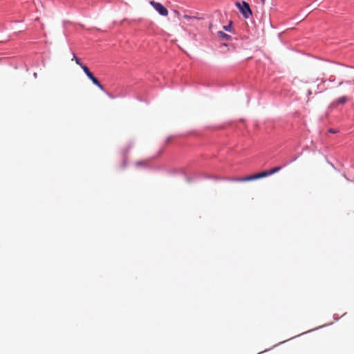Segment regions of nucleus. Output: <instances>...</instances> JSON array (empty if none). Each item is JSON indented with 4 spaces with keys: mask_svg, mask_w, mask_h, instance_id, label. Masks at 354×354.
<instances>
[{
    "mask_svg": "<svg viewBox=\"0 0 354 354\" xmlns=\"http://www.w3.org/2000/svg\"><path fill=\"white\" fill-rule=\"evenodd\" d=\"M281 169V167H275L270 170L263 171L259 174H253V175L243 177V178H235L234 180L237 181V182H245V181L257 180L259 178H264V177L268 176L270 175L274 174L277 173V171H280Z\"/></svg>",
    "mask_w": 354,
    "mask_h": 354,
    "instance_id": "obj_1",
    "label": "nucleus"
},
{
    "mask_svg": "<svg viewBox=\"0 0 354 354\" xmlns=\"http://www.w3.org/2000/svg\"><path fill=\"white\" fill-rule=\"evenodd\" d=\"M235 5L239 9L240 12L245 18L248 19L250 17V16L252 15V10L250 8V6L245 1H242V3L236 2Z\"/></svg>",
    "mask_w": 354,
    "mask_h": 354,
    "instance_id": "obj_2",
    "label": "nucleus"
},
{
    "mask_svg": "<svg viewBox=\"0 0 354 354\" xmlns=\"http://www.w3.org/2000/svg\"><path fill=\"white\" fill-rule=\"evenodd\" d=\"M81 68L83 69L84 72L86 75V76L92 81V82L97 86L100 90L103 91L104 87L102 84L99 82V80L93 75V73L89 71L88 68L81 64L80 65Z\"/></svg>",
    "mask_w": 354,
    "mask_h": 354,
    "instance_id": "obj_3",
    "label": "nucleus"
},
{
    "mask_svg": "<svg viewBox=\"0 0 354 354\" xmlns=\"http://www.w3.org/2000/svg\"><path fill=\"white\" fill-rule=\"evenodd\" d=\"M81 68L83 69L84 72L86 75V76L92 81V82L97 86L100 90L103 91L104 87L102 84L99 82V80L93 75V73L89 71L88 68L81 64L80 65Z\"/></svg>",
    "mask_w": 354,
    "mask_h": 354,
    "instance_id": "obj_4",
    "label": "nucleus"
},
{
    "mask_svg": "<svg viewBox=\"0 0 354 354\" xmlns=\"http://www.w3.org/2000/svg\"><path fill=\"white\" fill-rule=\"evenodd\" d=\"M149 3L160 15L165 17L168 15L169 12L167 9L160 3L156 2L154 1H150Z\"/></svg>",
    "mask_w": 354,
    "mask_h": 354,
    "instance_id": "obj_5",
    "label": "nucleus"
},
{
    "mask_svg": "<svg viewBox=\"0 0 354 354\" xmlns=\"http://www.w3.org/2000/svg\"><path fill=\"white\" fill-rule=\"evenodd\" d=\"M347 102V97L346 96H342L339 97L337 100L333 102L332 105L334 106H337L339 104H344Z\"/></svg>",
    "mask_w": 354,
    "mask_h": 354,
    "instance_id": "obj_6",
    "label": "nucleus"
},
{
    "mask_svg": "<svg viewBox=\"0 0 354 354\" xmlns=\"http://www.w3.org/2000/svg\"><path fill=\"white\" fill-rule=\"evenodd\" d=\"M218 35L219 37H221V39H225V40H229L230 39V36L229 35L223 32V31H218Z\"/></svg>",
    "mask_w": 354,
    "mask_h": 354,
    "instance_id": "obj_7",
    "label": "nucleus"
},
{
    "mask_svg": "<svg viewBox=\"0 0 354 354\" xmlns=\"http://www.w3.org/2000/svg\"><path fill=\"white\" fill-rule=\"evenodd\" d=\"M183 17L185 19L187 20L188 21H190V20H192V19H198V17H194V16H190V15H184L183 16Z\"/></svg>",
    "mask_w": 354,
    "mask_h": 354,
    "instance_id": "obj_8",
    "label": "nucleus"
},
{
    "mask_svg": "<svg viewBox=\"0 0 354 354\" xmlns=\"http://www.w3.org/2000/svg\"><path fill=\"white\" fill-rule=\"evenodd\" d=\"M72 60H75V62L77 63V64H78V65H81V64H82V63L80 62V59L78 57H77V56L75 55V54H73V58H72Z\"/></svg>",
    "mask_w": 354,
    "mask_h": 354,
    "instance_id": "obj_9",
    "label": "nucleus"
},
{
    "mask_svg": "<svg viewBox=\"0 0 354 354\" xmlns=\"http://www.w3.org/2000/svg\"><path fill=\"white\" fill-rule=\"evenodd\" d=\"M230 27H231V25H230V24H229L228 26H224V29H225V30L230 31Z\"/></svg>",
    "mask_w": 354,
    "mask_h": 354,
    "instance_id": "obj_10",
    "label": "nucleus"
},
{
    "mask_svg": "<svg viewBox=\"0 0 354 354\" xmlns=\"http://www.w3.org/2000/svg\"><path fill=\"white\" fill-rule=\"evenodd\" d=\"M329 132H330V133H336V131L333 130L332 129H329Z\"/></svg>",
    "mask_w": 354,
    "mask_h": 354,
    "instance_id": "obj_11",
    "label": "nucleus"
},
{
    "mask_svg": "<svg viewBox=\"0 0 354 354\" xmlns=\"http://www.w3.org/2000/svg\"><path fill=\"white\" fill-rule=\"evenodd\" d=\"M175 13L176 14V15L179 16L180 15V12L178 11H176L175 10Z\"/></svg>",
    "mask_w": 354,
    "mask_h": 354,
    "instance_id": "obj_12",
    "label": "nucleus"
},
{
    "mask_svg": "<svg viewBox=\"0 0 354 354\" xmlns=\"http://www.w3.org/2000/svg\"><path fill=\"white\" fill-rule=\"evenodd\" d=\"M108 95H109V96L111 98H113V96L111 94H109V93Z\"/></svg>",
    "mask_w": 354,
    "mask_h": 354,
    "instance_id": "obj_13",
    "label": "nucleus"
},
{
    "mask_svg": "<svg viewBox=\"0 0 354 354\" xmlns=\"http://www.w3.org/2000/svg\"><path fill=\"white\" fill-rule=\"evenodd\" d=\"M260 1H261V2L263 4H264V3H265V0H260Z\"/></svg>",
    "mask_w": 354,
    "mask_h": 354,
    "instance_id": "obj_14",
    "label": "nucleus"
}]
</instances>
